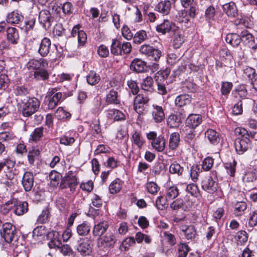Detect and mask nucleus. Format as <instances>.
Segmentation results:
<instances>
[{
    "label": "nucleus",
    "mask_w": 257,
    "mask_h": 257,
    "mask_svg": "<svg viewBox=\"0 0 257 257\" xmlns=\"http://www.w3.org/2000/svg\"><path fill=\"white\" fill-rule=\"evenodd\" d=\"M214 163L213 159L211 157H207L202 162V168L205 171H209L213 166Z\"/></svg>",
    "instance_id": "obj_53"
},
{
    "label": "nucleus",
    "mask_w": 257,
    "mask_h": 257,
    "mask_svg": "<svg viewBox=\"0 0 257 257\" xmlns=\"http://www.w3.org/2000/svg\"><path fill=\"white\" fill-rule=\"evenodd\" d=\"M91 130L93 134H99L101 132L100 121L98 118H95L90 124Z\"/></svg>",
    "instance_id": "obj_51"
},
{
    "label": "nucleus",
    "mask_w": 257,
    "mask_h": 257,
    "mask_svg": "<svg viewBox=\"0 0 257 257\" xmlns=\"http://www.w3.org/2000/svg\"><path fill=\"white\" fill-rule=\"evenodd\" d=\"M146 188L148 192L152 194H156L158 190L159 187L157 184L153 182H150L147 183Z\"/></svg>",
    "instance_id": "obj_55"
},
{
    "label": "nucleus",
    "mask_w": 257,
    "mask_h": 257,
    "mask_svg": "<svg viewBox=\"0 0 257 257\" xmlns=\"http://www.w3.org/2000/svg\"><path fill=\"white\" fill-rule=\"evenodd\" d=\"M191 98L188 94H182L176 98L175 103V104L179 106L182 107L188 104L191 102Z\"/></svg>",
    "instance_id": "obj_30"
},
{
    "label": "nucleus",
    "mask_w": 257,
    "mask_h": 257,
    "mask_svg": "<svg viewBox=\"0 0 257 257\" xmlns=\"http://www.w3.org/2000/svg\"><path fill=\"white\" fill-rule=\"evenodd\" d=\"M215 9L214 7L210 6L207 8L205 13V17L206 21L211 22L214 20L215 16Z\"/></svg>",
    "instance_id": "obj_48"
},
{
    "label": "nucleus",
    "mask_w": 257,
    "mask_h": 257,
    "mask_svg": "<svg viewBox=\"0 0 257 257\" xmlns=\"http://www.w3.org/2000/svg\"><path fill=\"white\" fill-rule=\"evenodd\" d=\"M107 227L108 224L106 222H99L94 226L93 233L95 236H100L105 232Z\"/></svg>",
    "instance_id": "obj_31"
},
{
    "label": "nucleus",
    "mask_w": 257,
    "mask_h": 257,
    "mask_svg": "<svg viewBox=\"0 0 257 257\" xmlns=\"http://www.w3.org/2000/svg\"><path fill=\"white\" fill-rule=\"evenodd\" d=\"M149 100L150 98L146 93H140L137 95L134 100L135 111L139 114L143 113Z\"/></svg>",
    "instance_id": "obj_3"
},
{
    "label": "nucleus",
    "mask_w": 257,
    "mask_h": 257,
    "mask_svg": "<svg viewBox=\"0 0 257 257\" xmlns=\"http://www.w3.org/2000/svg\"><path fill=\"white\" fill-rule=\"evenodd\" d=\"M106 101L109 103L119 104L120 98L117 92L113 89H111L106 96Z\"/></svg>",
    "instance_id": "obj_33"
},
{
    "label": "nucleus",
    "mask_w": 257,
    "mask_h": 257,
    "mask_svg": "<svg viewBox=\"0 0 257 257\" xmlns=\"http://www.w3.org/2000/svg\"><path fill=\"white\" fill-rule=\"evenodd\" d=\"M49 177L51 185L53 187L57 186L59 184L60 180L62 179V175L55 171H52Z\"/></svg>",
    "instance_id": "obj_34"
},
{
    "label": "nucleus",
    "mask_w": 257,
    "mask_h": 257,
    "mask_svg": "<svg viewBox=\"0 0 257 257\" xmlns=\"http://www.w3.org/2000/svg\"><path fill=\"white\" fill-rule=\"evenodd\" d=\"M236 239L237 244H241L247 240L246 233L244 231H240L237 232L236 235Z\"/></svg>",
    "instance_id": "obj_58"
},
{
    "label": "nucleus",
    "mask_w": 257,
    "mask_h": 257,
    "mask_svg": "<svg viewBox=\"0 0 257 257\" xmlns=\"http://www.w3.org/2000/svg\"><path fill=\"white\" fill-rule=\"evenodd\" d=\"M77 184L76 178L74 176L68 175L62 179L60 187L61 189L69 187L71 191H74Z\"/></svg>",
    "instance_id": "obj_5"
},
{
    "label": "nucleus",
    "mask_w": 257,
    "mask_h": 257,
    "mask_svg": "<svg viewBox=\"0 0 257 257\" xmlns=\"http://www.w3.org/2000/svg\"><path fill=\"white\" fill-rule=\"evenodd\" d=\"M130 68L137 72H142L145 69L146 63L141 59H135L132 61Z\"/></svg>",
    "instance_id": "obj_24"
},
{
    "label": "nucleus",
    "mask_w": 257,
    "mask_h": 257,
    "mask_svg": "<svg viewBox=\"0 0 257 257\" xmlns=\"http://www.w3.org/2000/svg\"><path fill=\"white\" fill-rule=\"evenodd\" d=\"M47 230L45 226L41 225L35 228L33 232V236L35 239H38L39 237H44L45 235L47 236L48 233Z\"/></svg>",
    "instance_id": "obj_35"
},
{
    "label": "nucleus",
    "mask_w": 257,
    "mask_h": 257,
    "mask_svg": "<svg viewBox=\"0 0 257 257\" xmlns=\"http://www.w3.org/2000/svg\"><path fill=\"white\" fill-rule=\"evenodd\" d=\"M169 171L172 174H177L180 175L183 171V168L181 167L178 163L174 162L170 166Z\"/></svg>",
    "instance_id": "obj_47"
},
{
    "label": "nucleus",
    "mask_w": 257,
    "mask_h": 257,
    "mask_svg": "<svg viewBox=\"0 0 257 257\" xmlns=\"http://www.w3.org/2000/svg\"><path fill=\"white\" fill-rule=\"evenodd\" d=\"M234 147L238 154H242L250 147V140L247 137H238L235 141Z\"/></svg>",
    "instance_id": "obj_4"
},
{
    "label": "nucleus",
    "mask_w": 257,
    "mask_h": 257,
    "mask_svg": "<svg viewBox=\"0 0 257 257\" xmlns=\"http://www.w3.org/2000/svg\"><path fill=\"white\" fill-rule=\"evenodd\" d=\"M34 183L33 175L32 173L26 172L24 174L23 180L22 184L26 191L31 190Z\"/></svg>",
    "instance_id": "obj_16"
},
{
    "label": "nucleus",
    "mask_w": 257,
    "mask_h": 257,
    "mask_svg": "<svg viewBox=\"0 0 257 257\" xmlns=\"http://www.w3.org/2000/svg\"><path fill=\"white\" fill-rule=\"evenodd\" d=\"M243 74L244 76L247 77L250 80H252L253 78L254 79L256 77L255 70L249 67H246L244 69Z\"/></svg>",
    "instance_id": "obj_63"
},
{
    "label": "nucleus",
    "mask_w": 257,
    "mask_h": 257,
    "mask_svg": "<svg viewBox=\"0 0 257 257\" xmlns=\"http://www.w3.org/2000/svg\"><path fill=\"white\" fill-rule=\"evenodd\" d=\"M39 19L40 23L42 24L45 28H49L51 25V22L53 20L50 12L46 10L40 12Z\"/></svg>",
    "instance_id": "obj_15"
},
{
    "label": "nucleus",
    "mask_w": 257,
    "mask_h": 257,
    "mask_svg": "<svg viewBox=\"0 0 257 257\" xmlns=\"http://www.w3.org/2000/svg\"><path fill=\"white\" fill-rule=\"evenodd\" d=\"M77 232L80 235H85L90 231V227L85 223H82L78 226Z\"/></svg>",
    "instance_id": "obj_59"
},
{
    "label": "nucleus",
    "mask_w": 257,
    "mask_h": 257,
    "mask_svg": "<svg viewBox=\"0 0 257 257\" xmlns=\"http://www.w3.org/2000/svg\"><path fill=\"white\" fill-rule=\"evenodd\" d=\"M181 230L184 233L187 239H192L196 235V230L193 226L183 225L181 227Z\"/></svg>",
    "instance_id": "obj_38"
},
{
    "label": "nucleus",
    "mask_w": 257,
    "mask_h": 257,
    "mask_svg": "<svg viewBox=\"0 0 257 257\" xmlns=\"http://www.w3.org/2000/svg\"><path fill=\"white\" fill-rule=\"evenodd\" d=\"M247 205L244 202H239L235 205L234 214L236 216H239L242 214L246 209Z\"/></svg>",
    "instance_id": "obj_45"
},
{
    "label": "nucleus",
    "mask_w": 257,
    "mask_h": 257,
    "mask_svg": "<svg viewBox=\"0 0 257 257\" xmlns=\"http://www.w3.org/2000/svg\"><path fill=\"white\" fill-rule=\"evenodd\" d=\"M152 115L156 122H160L163 120L165 118V114L162 107L158 105L154 106Z\"/></svg>",
    "instance_id": "obj_22"
},
{
    "label": "nucleus",
    "mask_w": 257,
    "mask_h": 257,
    "mask_svg": "<svg viewBox=\"0 0 257 257\" xmlns=\"http://www.w3.org/2000/svg\"><path fill=\"white\" fill-rule=\"evenodd\" d=\"M70 114L62 107H59L55 113V116L58 119H63L70 117Z\"/></svg>",
    "instance_id": "obj_49"
},
{
    "label": "nucleus",
    "mask_w": 257,
    "mask_h": 257,
    "mask_svg": "<svg viewBox=\"0 0 257 257\" xmlns=\"http://www.w3.org/2000/svg\"><path fill=\"white\" fill-rule=\"evenodd\" d=\"M133 144L136 145L138 148H141L145 143V141L140 133L135 132L133 133L131 137Z\"/></svg>",
    "instance_id": "obj_28"
},
{
    "label": "nucleus",
    "mask_w": 257,
    "mask_h": 257,
    "mask_svg": "<svg viewBox=\"0 0 257 257\" xmlns=\"http://www.w3.org/2000/svg\"><path fill=\"white\" fill-rule=\"evenodd\" d=\"M50 46L51 42L48 38H45L42 40L39 50L41 56H45L49 53Z\"/></svg>",
    "instance_id": "obj_23"
},
{
    "label": "nucleus",
    "mask_w": 257,
    "mask_h": 257,
    "mask_svg": "<svg viewBox=\"0 0 257 257\" xmlns=\"http://www.w3.org/2000/svg\"><path fill=\"white\" fill-rule=\"evenodd\" d=\"M206 137L209 142L212 144H215L218 143L219 139L218 133L212 129L208 130L206 133Z\"/></svg>",
    "instance_id": "obj_36"
},
{
    "label": "nucleus",
    "mask_w": 257,
    "mask_h": 257,
    "mask_svg": "<svg viewBox=\"0 0 257 257\" xmlns=\"http://www.w3.org/2000/svg\"><path fill=\"white\" fill-rule=\"evenodd\" d=\"M106 115L108 118L113 120H123L125 118L124 114L117 109L108 110Z\"/></svg>",
    "instance_id": "obj_19"
},
{
    "label": "nucleus",
    "mask_w": 257,
    "mask_h": 257,
    "mask_svg": "<svg viewBox=\"0 0 257 257\" xmlns=\"http://www.w3.org/2000/svg\"><path fill=\"white\" fill-rule=\"evenodd\" d=\"M80 27V25L74 26L71 31V35L73 37L77 36L79 45H83L87 40V36L83 31L79 30Z\"/></svg>",
    "instance_id": "obj_11"
},
{
    "label": "nucleus",
    "mask_w": 257,
    "mask_h": 257,
    "mask_svg": "<svg viewBox=\"0 0 257 257\" xmlns=\"http://www.w3.org/2000/svg\"><path fill=\"white\" fill-rule=\"evenodd\" d=\"M180 135L178 133L171 134L169 141V147L172 150H176L179 145Z\"/></svg>",
    "instance_id": "obj_29"
},
{
    "label": "nucleus",
    "mask_w": 257,
    "mask_h": 257,
    "mask_svg": "<svg viewBox=\"0 0 257 257\" xmlns=\"http://www.w3.org/2000/svg\"><path fill=\"white\" fill-rule=\"evenodd\" d=\"M147 35L145 31L140 30L133 36L134 42L137 44L143 43L147 39Z\"/></svg>",
    "instance_id": "obj_37"
},
{
    "label": "nucleus",
    "mask_w": 257,
    "mask_h": 257,
    "mask_svg": "<svg viewBox=\"0 0 257 257\" xmlns=\"http://www.w3.org/2000/svg\"><path fill=\"white\" fill-rule=\"evenodd\" d=\"M155 205L158 209L161 210L164 209L168 206L166 198L163 196L158 197L156 200Z\"/></svg>",
    "instance_id": "obj_44"
},
{
    "label": "nucleus",
    "mask_w": 257,
    "mask_h": 257,
    "mask_svg": "<svg viewBox=\"0 0 257 257\" xmlns=\"http://www.w3.org/2000/svg\"><path fill=\"white\" fill-rule=\"evenodd\" d=\"M7 39L12 44L16 43V29L14 27H9L7 29Z\"/></svg>",
    "instance_id": "obj_52"
},
{
    "label": "nucleus",
    "mask_w": 257,
    "mask_h": 257,
    "mask_svg": "<svg viewBox=\"0 0 257 257\" xmlns=\"http://www.w3.org/2000/svg\"><path fill=\"white\" fill-rule=\"evenodd\" d=\"M202 122V117L199 114L189 115L186 119V124L192 128L198 126Z\"/></svg>",
    "instance_id": "obj_20"
},
{
    "label": "nucleus",
    "mask_w": 257,
    "mask_h": 257,
    "mask_svg": "<svg viewBox=\"0 0 257 257\" xmlns=\"http://www.w3.org/2000/svg\"><path fill=\"white\" fill-rule=\"evenodd\" d=\"M43 65V62L36 59L30 60L27 64L28 69L30 70L40 69Z\"/></svg>",
    "instance_id": "obj_41"
},
{
    "label": "nucleus",
    "mask_w": 257,
    "mask_h": 257,
    "mask_svg": "<svg viewBox=\"0 0 257 257\" xmlns=\"http://www.w3.org/2000/svg\"><path fill=\"white\" fill-rule=\"evenodd\" d=\"M189 250V248L187 244H180L178 247L179 257H186Z\"/></svg>",
    "instance_id": "obj_62"
},
{
    "label": "nucleus",
    "mask_w": 257,
    "mask_h": 257,
    "mask_svg": "<svg viewBox=\"0 0 257 257\" xmlns=\"http://www.w3.org/2000/svg\"><path fill=\"white\" fill-rule=\"evenodd\" d=\"M60 233L56 231H51L47 234V238L50 240L48 245L51 248H56L61 246V239Z\"/></svg>",
    "instance_id": "obj_7"
},
{
    "label": "nucleus",
    "mask_w": 257,
    "mask_h": 257,
    "mask_svg": "<svg viewBox=\"0 0 257 257\" xmlns=\"http://www.w3.org/2000/svg\"><path fill=\"white\" fill-rule=\"evenodd\" d=\"M121 34L123 38L127 40H131L134 36L133 34L131 32V30L126 26H124L122 28Z\"/></svg>",
    "instance_id": "obj_60"
},
{
    "label": "nucleus",
    "mask_w": 257,
    "mask_h": 257,
    "mask_svg": "<svg viewBox=\"0 0 257 257\" xmlns=\"http://www.w3.org/2000/svg\"><path fill=\"white\" fill-rule=\"evenodd\" d=\"M77 250L82 255H88L92 252L90 244L87 241L82 240L77 247Z\"/></svg>",
    "instance_id": "obj_17"
},
{
    "label": "nucleus",
    "mask_w": 257,
    "mask_h": 257,
    "mask_svg": "<svg viewBox=\"0 0 257 257\" xmlns=\"http://www.w3.org/2000/svg\"><path fill=\"white\" fill-rule=\"evenodd\" d=\"M15 231V226H13L10 223H6L3 225V229L1 232V234L6 241L11 242L14 237Z\"/></svg>",
    "instance_id": "obj_9"
},
{
    "label": "nucleus",
    "mask_w": 257,
    "mask_h": 257,
    "mask_svg": "<svg viewBox=\"0 0 257 257\" xmlns=\"http://www.w3.org/2000/svg\"><path fill=\"white\" fill-rule=\"evenodd\" d=\"M219 56L224 65L231 66L233 64V57L227 48H222L219 52Z\"/></svg>",
    "instance_id": "obj_12"
},
{
    "label": "nucleus",
    "mask_w": 257,
    "mask_h": 257,
    "mask_svg": "<svg viewBox=\"0 0 257 257\" xmlns=\"http://www.w3.org/2000/svg\"><path fill=\"white\" fill-rule=\"evenodd\" d=\"M115 236L112 233H107L101 237L98 241V248L102 255H105L109 248L112 247L116 242Z\"/></svg>",
    "instance_id": "obj_2"
},
{
    "label": "nucleus",
    "mask_w": 257,
    "mask_h": 257,
    "mask_svg": "<svg viewBox=\"0 0 257 257\" xmlns=\"http://www.w3.org/2000/svg\"><path fill=\"white\" fill-rule=\"evenodd\" d=\"M120 47H121L120 42L116 39L113 40L111 46V52L116 55L121 54Z\"/></svg>",
    "instance_id": "obj_46"
},
{
    "label": "nucleus",
    "mask_w": 257,
    "mask_h": 257,
    "mask_svg": "<svg viewBox=\"0 0 257 257\" xmlns=\"http://www.w3.org/2000/svg\"><path fill=\"white\" fill-rule=\"evenodd\" d=\"M156 82L158 85V92L161 94H165L166 93V89L165 85L168 84L170 81L168 82L167 80L165 81H162V79H157Z\"/></svg>",
    "instance_id": "obj_50"
},
{
    "label": "nucleus",
    "mask_w": 257,
    "mask_h": 257,
    "mask_svg": "<svg viewBox=\"0 0 257 257\" xmlns=\"http://www.w3.org/2000/svg\"><path fill=\"white\" fill-rule=\"evenodd\" d=\"M174 25L168 20H164L163 23L158 25L156 27V30L159 33L163 34L168 33L173 29Z\"/></svg>",
    "instance_id": "obj_25"
},
{
    "label": "nucleus",
    "mask_w": 257,
    "mask_h": 257,
    "mask_svg": "<svg viewBox=\"0 0 257 257\" xmlns=\"http://www.w3.org/2000/svg\"><path fill=\"white\" fill-rule=\"evenodd\" d=\"M243 181L248 189H257V175L252 172L246 173Z\"/></svg>",
    "instance_id": "obj_8"
},
{
    "label": "nucleus",
    "mask_w": 257,
    "mask_h": 257,
    "mask_svg": "<svg viewBox=\"0 0 257 257\" xmlns=\"http://www.w3.org/2000/svg\"><path fill=\"white\" fill-rule=\"evenodd\" d=\"M225 40L227 43L233 47L238 46L241 41L240 35H238L235 33L228 34Z\"/></svg>",
    "instance_id": "obj_26"
},
{
    "label": "nucleus",
    "mask_w": 257,
    "mask_h": 257,
    "mask_svg": "<svg viewBox=\"0 0 257 257\" xmlns=\"http://www.w3.org/2000/svg\"><path fill=\"white\" fill-rule=\"evenodd\" d=\"M181 121L182 117L181 114H171L167 119L168 125L172 128L179 126Z\"/></svg>",
    "instance_id": "obj_18"
},
{
    "label": "nucleus",
    "mask_w": 257,
    "mask_h": 257,
    "mask_svg": "<svg viewBox=\"0 0 257 257\" xmlns=\"http://www.w3.org/2000/svg\"><path fill=\"white\" fill-rule=\"evenodd\" d=\"M171 4L169 1L161 2L157 6V10L164 15H168L170 11Z\"/></svg>",
    "instance_id": "obj_27"
},
{
    "label": "nucleus",
    "mask_w": 257,
    "mask_h": 257,
    "mask_svg": "<svg viewBox=\"0 0 257 257\" xmlns=\"http://www.w3.org/2000/svg\"><path fill=\"white\" fill-rule=\"evenodd\" d=\"M241 41L250 48L253 51L256 50L254 37L246 30L242 31L240 33Z\"/></svg>",
    "instance_id": "obj_6"
},
{
    "label": "nucleus",
    "mask_w": 257,
    "mask_h": 257,
    "mask_svg": "<svg viewBox=\"0 0 257 257\" xmlns=\"http://www.w3.org/2000/svg\"><path fill=\"white\" fill-rule=\"evenodd\" d=\"M123 181L119 179H116L109 185V189L111 194H115L120 191L122 187Z\"/></svg>",
    "instance_id": "obj_32"
},
{
    "label": "nucleus",
    "mask_w": 257,
    "mask_h": 257,
    "mask_svg": "<svg viewBox=\"0 0 257 257\" xmlns=\"http://www.w3.org/2000/svg\"><path fill=\"white\" fill-rule=\"evenodd\" d=\"M151 145L153 148L157 152H163L166 147V141L164 137L161 135L159 136L157 139L152 141Z\"/></svg>",
    "instance_id": "obj_14"
},
{
    "label": "nucleus",
    "mask_w": 257,
    "mask_h": 257,
    "mask_svg": "<svg viewBox=\"0 0 257 257\" xmlns=\"http://www.w3.org/2000/svg\"><path fill=\"white\" fill-rule=\"evenodd\" d=\"M28 210V204L26 202L19 203L17 205V215H22L27 212Z\"/></svg>",
    "instance_id": "obj_56"
},
{
    "label": "nucleus",
    "mask_w": 257,
    "mask_h": 257,
    "mask_svg": "<svg viewBox=\"0 0 257 257\" xmlns=\"http://www.w3.org/2000/svg\"><path fill=\"white\" fill-rule=\"evenodd\" d=\"M223 10L228 16L235 17L237 14V10L235 4L230 2L223 6Z\"/></svg>",
    "instance_id": "obj_21"
},
{
    "label": "nucleus",
    "mask_w": 257,
    "mask_h": 257,
    "mask_svg": "<svg viewBox=\"0 0 257 257\" xmlns=\"http://www.w3.org/2000/svg\"><path fill=\"white\" fill-rule=\"evenodd\" d=\"M194 205L192 199H190L188 197H185L184 200H183V210L186 211L190 210Z\"/></svg>",
    "instance_id": "obj_64"
},
{
    "label": "nucleus",
    "mask_w": 257,
    "mask_h": 257,
    "mask_svg": "<svg viewBox=\"0 0 257 257\" xmlns=\"http://www.w3.org/2000/svg\"><path fill=\"white\" fill-rule=\"evenodd\" d=\"M179 194V190L176 186H172L169 187L166 193L167 198L172 200L176 198Z\"/></svg>",
    "instance_id": "obj_43"
},
{
    "label": "nucleus",
    "mask_w": 257,
    "mask_h": 257,
    "mask_svg": "<svg viewBox=\"0 0 257 257\" xmlns=\"http://www.w3.org/2000/svg\"><path fill=\"white\" fill-rule=\"evenodd\" d=\"M153 80L151 77L147 76L144 79L142 84V88L146 91H149L152 88Z\"/></svg>",
    "instance_id": "obj_54"
},
{
    "label": "nucleus",
    "mask_w": 257,
    "mask_h": 257,
    "mask_svg": "<svg viewBox=\"0 0 257 257\" xmlns=\"http://www.w3.org/2000/svg\"><path fill=\"white\" fill-rule=\"evenodd\" d=\"M202 188L209 193H213L217 190V184L211 177L205 178L202 181Z\"/></svg>",
    "instance_id": "obj_10"
},
{
    "label": "nucleus",
    "mask_w": 257,
    "mask_h": 257,
    "mask_svg": "<svg viewBox=\"0 0 257 257\" xmlns=\"http://www.w3.org/2000/svg\"><path fill=\"white\" fill-rule=\"evenodd\" d=\"M17 92L20 97L19 98V105L22 108L23 115L25 116H29L35 113L39 108L40 102L35 97L28 98L24 97L23 99V95H26L28 91L26 88L21 87L17 89ZM18 99H17V101Z\"/></svg>",
    "instance_id": "obj_1"
},
{
    "label": "nucleus",
    "mask_w": 257,
    "mask_h": 257,
    "mask_svg": "<svg viewBox=\"0 0 257 257\" xmlns=\"http://www.w3.org/2000/svg\"><path fill=\"white\" fill-rule=\"evenodd\" d=\"M100 80V77L99 74L93 71H91L87 76V81L89 84L91 85H96Z\"/></svg>",
    "instance_id": "obj_40"
},
{
    "label": "nucleus",
    "mask_w": 257,
    "mask_h": 257,
    "mask_svg": "<svg viewBox=\"0 0 257 257\" xmlns=\"http://www.w3.org/2000/svg\"><path fill=\"white\" fill-rule=\"evenodd\" d=\"M44 130L42 126L36 128L31 135V140L35 142L39 141L43 137Z\"/></svg>",
    "instance_id": "obj_39"
},
{
    "label": "nucleus",
    "mask_w": 257,
    "mask_h": 257,
    "mask_svg": "<svg viewBox=\"0 0 257 257\" xmlns=\"http://www.w3.org/2000/svg\"><path fill=\"white\" fill-rule=\"evenodd\" d=\"M163 237L171 245H174L176 242L175 236L168 231H165L163 233Z\"/></svg>",
    "instance_id": "obj_57"
},
{
    "label": "nucleus",
    "mask_w": 257,
    "mask_h": 257,
    "mask_svg": "<svg viewBox=\"0 0 257 257\" xmlns=\"http://www.w3.org/2000/svg\"><path fill=\"white\" fill-rule=\"evenodd\" d=\"M34 76L38 80H46L49 78V74L46 70L41 67L35 71Z\"/></svg>",
    "instance_id": "obj_42"
},
{
    "label": "nucleus",
    "mask_w": 257,
    "mask_h": 257,
    "mask_svg": "<svg viewBox=\"0 0 257 257\" xmlns=\"http://www.w3.org/2000/svg\"><path fill=\"white\" fill-rule=\"evenodd\" d=\"M248 224L253 227L257 224V210L251 212L248 217Z\"/></svg>",
    "instance_id": "obj_61"
},
{
    "label": "nucleus",
    "mask_w": 257,
    "mask_h": 257,
    "mask_svg": "<svg viewBox=\"0 0 257 257\" xmlns=\"http://www.w3.org/2000/svg\"><path fill=\"white\" fill-rule=\"evenodd\" d=\"M48 96H46V98L48 101V106L49 109H54L58 104L62 97V93L57 92L55 93L52 91L50 92Z\"/></svg>",
    "instance_id": "obj_13"
}]
</instances>
